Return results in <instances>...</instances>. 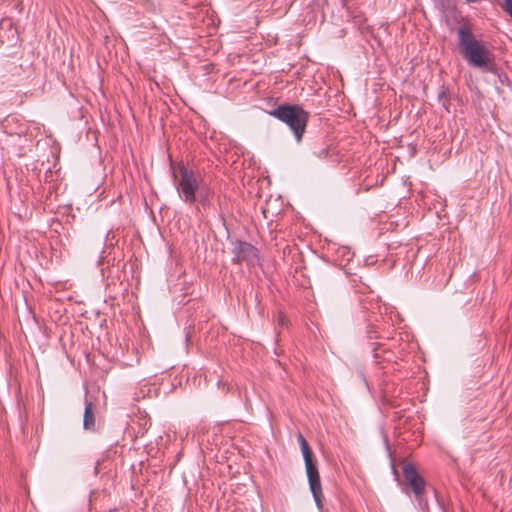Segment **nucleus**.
Masks as SVG:
<instances>
[{"label":"nucleus","instance_id":"11","mask_svg":"<svg viewBox=\"0 0 512 512\" xmlns=\"http://www.w3.org/2000/svg\"><path fill=\"white\" fill-rule=\"evenodd\" d=\"M503 8L512 17V0H504Z\"/></svg>","mask_w":512,"mask_h":512},{"label":"nucleus","instance_id":"9","mask_svg":"<svg viewBox=\"0 0 512 512\" xmlns=\"http://www.w3.org/2000/svg\"><path fill=\"white\" fill-rule=\"evenodd\" d=\"M277 323L281 327L287 326L288 320H287L286 316L281 312L278 314Z\"/></svg>","mask_w":512,"mask_h":512},{"label":"nucleus","instance_id":"8","mask_svg":"<svg viewBox=\"0 0 512 512\" xmlns=\"http://www.w3.org/2000/svg\"><path fill=\"white\" fill-rule=\"evenodd\" d=\"M5 27H7L9 30L12 31V38H17L18 36V30L17 28L14 27V23L11 19H4L2 20L1 22V29H4Z\"/></svg>","mask_w":512,"mask_h":512},{"label":"nucleus","instance_id":"1","mask_svg":"<svg viewBox=\"0 0 512 512\" xmlns=\"http://www.w3.org/2000/svg\"><path fill=\"white\" fill-rule=\"evenodd\" d=\"M173 183L179 197L189 205L196 202L197 212L201 208L206 209L211 206V189L204 183L200 173L183 163L179 164L177 170L173 172Z\"/></svg>","mask_w":512,"mask_h":512},{"label":"nucleus","instance_id":"5","mask_svg":"<svg viewBox=\"0 0 512 512\" xmlns=\"http://www.w3.org/2000/svg\"><path fill=\"white\" fill-rule=\"evenodd\" d=\"M232 253L234 263L247 262L254 265L259 260L258 249L245 241L232 242Z\"/></svg>","mask_w":512,"mask_h":512},{"label":"nucleus","instance_id":"13","mask_svg":"<svg viewBox=\"0 0 512 512\" xmlns=\"http://www.w3.org/2000/svg\"><path fill=\"white\" fill-rule=\"evenodd\" d=\"M327 154L328 152L325 149H322L319 153V157H326Z\"/></svg>","mask_w":512,"mask_h":512},{"label":"nucleus","instance_id":"14","mask_svg":"<svg viewBox=\"0 0 512 512\" xmlns=\"http://www.w3.org/2000/svg\"><path fill=\"white\" fill-rule=\"evenodd\" d=\"M467 1L473 3V2H477L478 0H467Z\"/></svg>","mask_w":512,"mask_h":512},{"label":"nucleus","instance_id":"4","mask_svg":"<svg viewBox=\"0 0 512 512\" xmlns=\"http://www.w3.org/2000/svg\"><path fill=\"white\" fill-rule=\"evenodd\" d=\"M297 440L300 445L301 452L303 454L310 491L313 495L317 507L321 508L323 492L320 481V475L317 468V461L314 457L312 449L310 448L308 442L301 433L297 434Z\"/></svg>","mask_w":512,"mask_h":512},{"label":"nucleus","instance_id":"10","mask_svg":"<svg viewBox=\"0 0 512 512\" xmlns=\"http://www.w3.org/2000/svg\"><path fill=\"white\" fill-rule=\"evenodd\" d=\"M438 98H439V101H443V102H442L443 107H445L446 109H448V108H447V102H448V99H447L446 91H445L444 89L439 93Z\"/></svg>","mask_w":512,"mask_h":512},{"label":"nucleus","instance_id":"2","mask_svg":"<svg viewBox=\"0 0 512 512\" xmlns=\"http://www.w3.org/2000/svg\"><path fill=\"white\" fill-rule=\"evenodd\" d=\"M458 45L462 57L474 68L483 72L495 71V56L483 41L477 40L472 30L466 26L457 29Z\"/></svg>","mask_w":512,"mask_h":512},{"label":"nucleus","instance_id":"3","mask_svg":"<svg viewBox=\"0 0 512 512\" xmlns=\"http://www.w3.org/2000/svg\"><path fill=\"white\" fill-rule=\"evenodd\" d=\"M269 115L288 125L297 142L302 140L309 120V112L297 104H283L269 111Z\"/></svg>","mask_w":512,"mask_h":512},{"label":"nucleus","instance_id":"7","mask_svg":"<svg viewBox=\"0 0 512 512\" xmlns=\"http://www.w3.org/2000/svg\"><path fill=\"white\" fill-rule=\"evenodd\" d=\"M96 405L89 400L87 397L85 399V410L83 416V427L86 430L95 431L96 428Z\"/></svg>","mask_w":512,"mask_h":512},{"label":"nucleus","instance_id":"12","mask_svg":"<svg viewBox=\"0 0 512 512\" xmlns=\"http://www.w3.org/2000/svg\"><path fill=\"white\" fill-rule=\"evenodd\" d=\"M374 333H376L375 329H374V326H371L370 329L368 330V334H369V337L370 338H374ZM377 336H375L376 338Z\"/></svg>","mask_w":512,"mask_h":512},{"label":"nucleus","instance_id":"6","mask_svg":"<svg viewBox=\"0 0 512 512\" xmlns=\"http://www.w3.org/2000/svg\"><path fill=\"white\" fill-rule=\"evenodd\" d=\"M402 471L406 483L412 488L417 500L421 504V497L425 490L424 479L419 475L416 468L411 463H405L403 465Z\"/></svg>","mask_w":512,"mask_h":512}]
</instances>
